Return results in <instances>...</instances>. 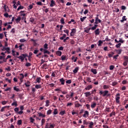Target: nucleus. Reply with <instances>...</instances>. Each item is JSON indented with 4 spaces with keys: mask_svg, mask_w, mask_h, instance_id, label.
I'll return each instance as SVG.
<instances>
[{
    "mask_svg": "<svg viewBox=\"0 0 128 128\" xmlns=\"http://www.w3.org/2000/svg\"><path fill=\"white\" fill-rule=\"evenodd\" d=\"M78 69H79V68L78 67H76L74 69V70H73V73L74 74H76L78 72Z\"/></svg>",
    "mask_w": 128,
    "mask_h": 128,
    "instance_id": "obj_10",
    "label": "nucleus"
},
{
    "mask_svg": "<svg viewBox=\"0 0 128 128\" xmlns=\"http://www.w3.org/2000/svg\"><path fill=\"white\" fill-rule=\"evenodd\" d=\"M103 42H104L102 41V40H98V46H102V44H103Z\"/></svg>",
    "mask_w": 128,
    "mask_h": 128,
    "instance_id": "obj_28",
    "label": "nucleus"
},
{
    "mask_svg": "<svg viewBox=\"0 0 128 128\" xmlns=\"http://www.w3.org/2000/svg\"><path fill=\"white\" fill-rule=\"evenodd\" d=\"M44 49L48 50V44H44Z\"/></svg>",
    "mask_w": 128,
    "mask_h": 128,
    "instance_id": "obj_59",
    "label": "nucleus"
},
{
    "mask_svg": "<svg viewBox=\"0 0 128 128\" xmlns=\"http://www.w3.org/2000/svg\"><path fill=\"white\" fill-rule=\"evenodd\" d=\"M46 105L45 106H50V104H50V101L48 100H46Z\"/></svg>",
    "mask_w": 128,
    "mask_h": 128,
    "instance_id": "obj_57",
    "label": "nucleus"
},
{
    "mask_svg": "<svg viewBox=\"0 0 128 128\" xmlns=\"http://www.w3.org/2000/svg\"><path fill=\"white\" fill-rule=\"evenodd\" d=\"M24 85H25V86L26 87H30V82L27 81L26 83L24 84Z\"/></svg>",
    "mask_w": 128,
    "mask_h": 128,
    "instance_id": "obj_20",
    "label": "nucleus"
},
{
    "mask_svg": "<svg viewBox=\"0 0 128 128\" xmlns=\"http://www.w3.org/2000/svg\"><path fill=\"white\" fill-rule=\"evenodd\" d=\"M10 108V106H4L1 108V112H3L4 110V108Z\"/></svg>",
    "mask_w": 128,
    "mask_h": 128,
    "instance_id": "obj_24",
    "label": "nucleus"
},
{
    "mask_svg": "<svg viewBox=\"0 0 128 128\" xmlns=\"http://www.w3.org/2000/svg\"><path fill=\"white\" fill-rule=\"evenodd\" d=\"M88 116H89V112H88V110H86L84 112V118H87L88 117Z\"/></svg>",
    "mask_w": 128,
    "mask_h": 128,
    "instance_id": "obj_8",
    "label": "nucleus"
},
{
    "mask_svg": "<svg viewBox=\"0 0 128 128\" xmlns=\"http://www.w3.org/2000/svg\"><path fill=\"white\" fill-rule=\"evenodd\" d=\"M126 20V16H123V17L122 18V20H120V22H124V21Z\"/></svg>",
    "mask_w": 128,
    "mask_h": 128,
    "instance_id": "obj_37",
    "label": "nucleus"
},
{
    "mask_svg": "<svg viewBox=\"0 0 128 128\" xmlns=\"http://www.w3.org/2000/svg\"><path fill=\"white\" fill-rule=\"evenodd\" d=\"M76 33V28H73L71 30V32H70V36H74V34Z\"/></svg>",
    "mask_w": 128,
    "mask_h": 128,
    "instance_id": "obj_6",
    "label": "nucleus"
},
{
    "mask_svg": "<svg viewBox=\"0 0 128 128\" xmlns=\"http://www.w3.org/2000/svg\"><path fill=\"white\" fill-rule=\"evenodd\" d=\"M90 30H91L90 28H86V30H84V32L88 34L89 33Z\"/></svg>",
    "mask_w": 128,
    "mask_h": 128,
    "instance_id": "obj_42",
    "label": "nucleus"
},
{
    "mask_svg": "<svg viewBox=\"0 0 128 128\" xmlns=\"http://www.w3.org/2000/svg\"><path fill=\"white\" fill-rule=\"evenodd\" d=\"M44 54H50V52L48 51V50H44Z\"/></svg>",
    "mask_w": 128,
    "mask_h": 128,
    "instance_id": "obj_49",
    "label": "nucleus"
},
{
    "mask_svg": "<svg viewBox=\"0 0 128 128\" xmlns=\"http://www.w3.org/2000/svg\"><path fill=\"white\" fill-rule=\"evenodd\" d=\"M66 83L68 84H71V80H68L66 81Z\"/></svg>",
    "mask_w": 128,
    "mask_h": 128,
    "instance_id": "obj_62",
    "label": "nucleus"
},
{
    "mask_svg": "<svg viewBox=\"0 0 128 128\" xmlns=\"http://www.w3.org/2000/svg\"><path fill=\"white\" fill-rule=\"evenodd\" d=\"M58 114V111L57 110V108H54V114L56 115Z\"/></svg>",
    "mask_w": 128,
    "mask_h": 128,
    "instance_id": "obj_43",
    "label": "nucleus"
},
{
    "mask_svg": "<svg viewBox=\"0 0 128 128\" xmlns=\"http://www.w3.org/2000/svg\"><path fill=\"white\" fill-rule=\"evenodd\" d=\"M66 34H64L63 36L62 37L60 38V40H62L64 38H66Z\"/></svg>",
    "mask_w": 128,
    "mask_h": 128,
    "instance_id": "obj_53",
    "label": "nucleus"
},
{
    "mask_svg": "<svg viewBox=\"0 0 128 128\" xmlns=\"http://www.w3.org/2000/svg\"><path fill=\"white\" fill-rule=\"evenodd\" d=\"M22 120H18V122H17L18 126H20L22 124Z\"/></svg>",
    "mask_w": 128,
    "mask_h": 128,
    "instance_id": "obj_36",
    "label": "nucleus"
},
{
    "mask_svg": "<svg viewBox=\"0 0 128 128\" xmlns=\"http://www.w3.org/2000/svg\"><path fill=\"white\" fill-rule=\"evenodd\" d=\"M100 22H102V20L98 19V17H96L94 24H98Z\"/></svg>",
    "mask_w": 128,
    "mask_h": 128,
    "instance_id": "obj_5",
    "label": "nucleus"
},
{
    "mask_svg": "<svg viewBox=\"0 0 128 128\" xmlns=\"http://www.w3.org/2000/svg\"><path fill=\"white\" fill-rule=\"evenodd\" d=\"M92 88V85H90V86H86V88H84V90H90V89Z\"/></svg>",
    "mask_w": 128,
    "mask_h": 128,
    "instance_id": "obj_11",
    "label": "nucleus"
},
{
    "mask_svg": "<svg viewBox=\"0 0 128 128\" xmlns=\"http://www.w3.org/2000/svg\"><path fill=\"white\" fill-rule=\"evenodd\" d=\"M85 97L87 98L90 96H91V93L90 92H84Z\"/></svg>",
    "mask_w": 128,
    "mask_h": 128,
    "instance_id": "obj_23",
    "label": "nucleus"
},
{
    "mask_svg": "<svg viewBox=\"0 0 128 128\" xmlns=\"http://www.w3.org/2000/svg\"><path fill=\"white\" fill-rule=\"evenodd\" d=\"M100 95L102 96V97H105V96H109L110 94H109V91L108 90H105V91H102L100 90Z\"/></svg>",
    "mask_w": 128,
    "mask_h": 128,
    "instance_id": "obj_1",
    "label": "nucleus"
},
{
    "mask_svg": "<svg viewBox=\"0 0 128 128\" xmlns=\"http://www.w3.org/2000/svg\"><path fill=\"white\" fill-rule=\"evenodd\" d=\"M42 88L41 84H36L35 89H40Z\"/></svg>",
    "mask_w": 128,
    "mask_h": 128,
    "instance_id": "obj_25",
    "label": "nucleus"
},
{
    "mask_svg": "<svg viewBox=\"0 0 128 128\" xmlns=\"http://www.w3.org/2000/svg\"><path fill=\"white\" fill-rule=\"evenodd\" d=\"M59 81L60 82H61V84H62V85L64 84V78H60L59 80Z\"/></svg>",
    "mask_w": 128,
    "mask_h": 128,
    "instance_id": "obj_19",
    "label": "nucleus"
},
{
    "mask_svg": "<svg viewBox=\"0 0 128 128\" xmlns=\"http://www.w3.org/2000/svg\"><path fill=\"white\" fill-rule=\"evenodd\" d=\"M32 8V4H30L29 5V6H28V10H31Z\"/></svg>",
    "mask_w": 128,
    "mask_h": 128,
    "instance_id": "obj_61",
    "label": "nucleus"
},
{
    "mask_svg": "<svg viewBox=\"0 0 128 128\" xmlns=\"http://www.w3.org/2000/svg\"><path fill=\"white\" fill-rule=\"evenodd\" d=\"M112 116H116V112H112L110 114V117H112Z\"/></svg>",
    "mask_w": 128,
    "mask_h": 128,
    "instance_id": "obj_47",
    "label": "nucleus"
},
{
    "mask_svg": "<svg viewBox=\"0 0 128 128\" xmlns=\"http://www.w3.org/2000/svg\"><path fill=\"white\" fill-rule=\"evenodd\" d=\"M12 3L13 4H14L13 5V8H14V9H16V2L13 1Z\"/></svg>",
    "mask_w": 128,
    "mask_h": 128,
    "instance_id": "obj_34",
    "label": "nucleus"
},
{
    "mask_svg": "<svg viewBox=\"0 0 128 128\" xmlns=\"http://www.w3.org/2000/svg\"><path fill=\"white\" fill-rule=\"evenodd\" d=\"M38 116L40 117L41 118H44L46 116H45V114H44L41 112H38Z\"/></svg>",
    "mask_w": 128,
    "mask_h": 128,
    "instance_id": "obj_16",
    "label": "nucleus"
},
{
    "mask_svg": "<svg viewBox=\"0 0 128 128\" xmlns=\"http://www.w3.org/2000/svg\"><path fill=\"white\" fill-rule=\"evenodd\" d=\"M64 114H66V110H64L63 111H61L60 112H59V115L61 116H63Z\"/></svg>",
    "mask_w": 128,
    "mask_h": 128,
    "instance_id": "obj_22",
    "label": "nucleus"
},
{
    "mask_svg": "<svg viewBox=\"0 0 128 128\" xmlns=\"http://www.w3.org/2000/svg\"><path fill=\"white\" fill-rule=\"evenodd\" d=\"M14 90L18 92H20V89L18 88H17L16 86H15L14 88Z\"/></svg>",
    "mask_w": 128,
    "mask_h": 128,
    "instance_id": "obj_55",
    "label": "nucleus"
},
{
    "mask_svg": "<svg viewBox=\"0 0 128 128\" xmlns=\"http://www.w3.org/2000/svg\"><path fill=\"white\" fill-rule=\"evenodd\" d=\"M89 128H93L92 126H94V122H91L89 124Z\"/></svg>",
    "mask_w": 128,
    "mask_h": 128,
    "instance_id": "obj_32",
    "label": "nucleus"
},
{
    "mask_svg": "<svg viewBox=\"0 0 128 128\" xmlns=\"http://www.w3.org/2000/svg\"><path fill=\"white\" fill-rule=\"evenodd\" d=\"M109 88V86H107V85H104L103 86V89L104 90H107Z\"/></svg>",
    "mask_w": 128,
    "mask_h": 128,
    "instance_id": "obj_39",
    "label": "nucleus"
},
{
    "mask_svg": "<svg viewBox=\"0 0 128 128\" xmlns=\"http://www.w3.org/2000/svg\"><path fill=\"white\" fill-rule=\"evenodd\" d=\"M98 24H94L93 27H92L90 28L91 29V30H94L98 28Z\"/></svg>",
    "mask_w": 128,
    "mask_h": 128,
    "instance_id": "obj_26",
    "label": "nucleus"
},
{
    "mask_svg": "<svg viewBox=\"0 0 128 128\" xmlns=\"http://www.w3.org/2000/svg\"><path fill=\"white\" fill-rule=\"evenodd\" d=\"M28 58V55L26 54H22V56H20L17 57L18 60H20V62H24V58Z\"/></svg>",
    "mask_w": 128,
    "mask_h": 128,
    "instance_id": "obj_2",
    "label": "nucleus"
},
{
    "mask_svg": "<svg viewBox=\"0 0 128 128\" xmlns=\"http://www.w3.org/2000/svg\"><path fill=\"white\" fill-rule=\"evenodd\" d=\"M56 56H60L62 55V52L59 50L56 52Z\"/></svg>",
    "mask_w": 128,
    "mask_h": 128,
    "instance_id": "obj_17",
    "label": "nucleus"
},
{
    "mask_svg": "<svg viewBox=\"0 0 128 128\" xmlns=\"http://www.w3.org/2000/svg\"><path fill=\"white\" fill-rule=\"evenodd\" d=\"M56 5V2L54 0L50 1V7H54Z\"/></svg>",
    "mask_w": 128,
    "mask_h": 128,
    "instance_id": "obj_9",
    "label": "nucleus"
},
{
    "mask_svg": "<svg viewBox=\"0 0 128 128\" xmlns=\"http://www.w3.org/2000/svg\"><path fill=\"white\" fill-rule=\"evenodd\" d=\"M80 106H82V104H79L78 103L75 104V107L78 108Z\"/></svg>",
    "mask_w": 128,
    "mask_h": 128,
    "instance_id": "obj_38",
    "label": "nucleus"
},
{
    "mask_svg": "<svg viewBox=\"0 0 128 128\" xmlns=\"http://www.w3.org/2000/svg\"><path fill=\"white\" fill-rule=\"evenodd\" d=\"M120 100V94L117 93L116 95V104H119L120 103V101L119 100Z\"/></svg>",
    "mask_w": 128,
    "mask_h": 128,
    "instance_id": "obj_3",
    "label": "nucleus"
},
{
    "mask_svg": "<svg viewBox=\"0 0 128 128\" xmlns=\"http://www.w3.org/2000/svg\"><path fill=\"white\" fill-rule=\"evenodd\" d=\"M115 50L116 52V53H117V54H121L122 51V49L116 50Z\"/></svg>",
    "mask_w": 128,
    "mask_h": 128,
    "instance_id": "obj_14",
    "label": "nucleus"
},
{
    "mask_svg": "<svg viewBox=\"0 0 128 128\" xmlns=\"http://www.w3.org/2000/svg\"><path fill=\"white\" fill-rule=\"evenodd\" d=\"M114 68V65H110V70H113Z\"/></svg>",
    "mask_w": 128,
    "mask_h": 128,
    "instance_id": "obj_51",
    "label": "nucleus"
},
{
    "mask_svg": "<svg viewBox=\"0 0 128 128\" xmlns=\"http://www.w3.org/2000/svg\"><path fill=\"white\" fill-rule=\"evenodd\" d=\"M20 76H22V79L24 77H27V76H28V74L27 73L25 74H20Z\"/></svg>",
    "mask_w": 128,
    "mask_h": 128,
    "instance_id": "obj_29",
    "label": "nucleus"
},
{
    "mask_svg": "<svg viewBox=\"0 0 128 128\" xmlns=\"http://www.w3.org/2000/svg\"><path fill=\"white\" fill-rule=\"evenodd\" d=\"M36 91V90L35 88H32V94H34Z\"/></svg>",
    "mask_w": 128,
    "mask_h": 128,
    "instance_id": "obj_63",
    "label": "nucleus"
},
{
    "mask_svg": "<svg viewBox=\"0 0 128 128\" xmlns=\"http://www.w3.org/2000/svg\"><path fill=\"white\" fill-rule=\"evenodd\" d=\"M34 22V19L32 18H30V22Z\"/></svg>",
    "mask_w": 128,
    "mask_h": 128,
    "instance_id": "obj_64",
    "label": "nucleus"
},
{
    "mask_svg": "<svg viewBox=\"0 0 128 128\" xmlns=\"http://www.w3.org/2000/svg\"><path fill=\"white\" fill-rule=\"evenodd\" d=\"M2 52H4L6 51L8 52V54H10V48H6V47H2V48L1 49Z\"/></svg>",
    "mask_w": 128,
    "mask_h": 128,
    "instance_id": "obj_4",
    "label": "nucleus"
},
{
    "mask_svg": "<svg viewBox=\"0 0 128 128\" xmlns=\"http://www.w3.org/2000/svg\"><path fill=\"white\" fill-rule=\"evenodd\" d=\"M22 9H24V6H18V8H17V10L18 11L20 10H22Z\"/></svg>",
    "mask_w": 128,
    "mask_h": 128,
    "instance_id": "obj_50",
    "label": "nucleus"
},
{
    "mask_svg": "<svg viewBox=\"0 0 128 128\" xmlns=\"http://www.w3.org/2000/svg\"><path fill=\"white\" fill-rule=\"evenodd\" d=\"M91 72L93 73L94 74H96L98 72H96V69H91Z\"/></svg>",
    "mask_w": 128,
    "mask_h": 128,
    "instance_id": "obj_15",
    "label": "nucleus"
},
{
    "mask_svg": "<svg viewBox=\"0 0 128 128\" xmlns=\"http://www.w3.org/2000/svg\"><path fill=\"white\" fill-rule=\"evenodd\" d=\"M86 16H84V17H82V18H80V22H84V20H86Z\"/></svg>",
    "mask_w": 128,
    "mask_h": 128,
    "instance_id": "obj_45",
    "label": "nucleus"
},
{
    "mask_svg": "<svg viewBox=\"0 0 128 128\" xmlns=\"http://www.w3.org/2000/svg\"><path fill=\"white\" fill-rule=\"evenodd\" d=\"M66 56L63 55L61 56V60H62V61L66 60Z\"/></svg>",
    "mask_w": 128,
    "mask_h": 128,
    "instance_id": "obj_46",
    "label": "nucleus"
},
{
    "mask_svg": "<svg viewBox=\"0 0 128 128\" xmlns=\"http://www.w3.org/2000/svg\"><path fill=\"white\" fill-rule=\"evenodd\" d=\"M120 46H121V43H119L116 45V48H120Z\"/></svg>",
    "mask_w": 128,
    "mask_h": 128,
    "instance_id": "obj_58",
    "label": "nucleus"
},
{
    "mask_svg": "<svg viewBox=\"0 0 128 128\" xmlns=\"http://www.w3.org/2000/svg\"><path fill=\"white\" fill-rule=\"evenodd\" d=\"M94 35L96 36L100 35V29L98 28L94 32Z\"/></svg>",
    "mask_w": 128,
    "mask_h": 128,
    "instance_id": "obj_7",
    "label": "nucleus"
},
{
    "mask_svg": "<svg viewBox=\"0 0 128 128\" xmlns=\"http://www.w3.org/2000/svg\"><path fill=\"white\" fill-rule=\"evenodd\" d=\"M114 54V52H112V54H108V56H109V58H112Z\"/></svg>",
    "mask_w": 128,
    "mask_h": 128,
    "instance_id": "obj_56",
    "label": "nucleus"
},
{
    "mask_svg": "<svg viewBox=\"0 0 128 128\" xmlns=\"http://www.w3.org/2000/svg\"><path fill=\"white\" fill-rule=\"evenodd\" d=\"M46 120L44 118H43L41 120V126H43L44 124H45Z\"/></svg>",
    "mask_w": 128,
    "mask_h": 128,
    "instance_id": "obj_35",
    "label": "nucleus"
},
{
    "mask_svg": "<svg viewBox=\"0 0 128 128\" xmlns=\"http://www.w3.org/2000/svg\"><path fill=\"white\" fill-rule=\"evenodd\" d=\"M52 114V110H48L47 112V115H50Z\"/></svg>",
    "mask_w": 128,
    "mask_h": 128,
    "instance_id": "obj_60",
    "label": "nucleus"
},
{
    "mask_svg": "<svg viewBox=\"0 0 128 128\" xmlns=\"http://www.w3.org/2000/svg\"><path fill=\"white\" fill-rule=\"evenodd\" d=\"M20 17L18 16L17 18H16V20H15V21H16V23L18 24L20 21Z\"/></svg>",
    "mask_w": 128,
    "mask_h": 128,
    "instance_id": "obj_27",
    "label": "nucleus"
},
{
    "mask_svg": "<svg viewBox=\"0 0 128 128\" xmlns=\"http://www.w3.org/2000/svg\"><path fill=\"white\" fill-rule=\"evenodd\" d=\"M24 46V44H20V46H18V48L20 50H22V46Z\"/></svg>",
    "mask_w": 128,
    "mask_h": 128,
    "instance_id": "obj_41",
    "label": "nucleus"
},
{
    "mask_svg": "<svg viewBox=\"0 0 128 128\" xmlns=\"http://www.w3.org/2000/svg\"><path fill=\"white\" fill-rule=\"evenodd\" d=\"M4 12H10V8H6V6L4 5Z\"/></svg>",
    "mask_w": 128,
    "mask_h": 128,
    "instance_id": "obj_13",
    "label": "nucleus"
},
{
    "mask_svg": "<svg viewBox=\"0 0 128 128\" xmlns=\"http://www.w3.org/2000/svg\"><path fill=\"white\" fill-rule=\"evenodd\" d=\"M96 106V104L94 102H92V104H91V108H94Z\"/></svg>",
    "mask_w": 128,
    "mask_h": 128,
    "instance_id": "obj_21",
    "label": "nucleus"
},
{
    "mask_svg": "<svg viewBox=\"0 0 128 128\" xmlns=\"http://www.w3.org/2000/svg\"><path fill=\"white\" fill-rule=\"evenodd\" d=\"M56 125L54 124H52L50 125L49 127L48 128H54V126Z\"/></svg>",
    "mask_w": 128,
    "mask_h": 128,
    "instance_id": "obj_54",
    "label": "nucleus"
},
{
    "mask_svg": "<svg viewBox=\"0 0 128 128\" xmlns=\"http://www.w3.org/2000/svg\"><path fill=\"white\" fill-rule=\"evenodd\" d=\"M38 40L34 39H31V42H34V46H36L38 44L36 42Z\"/></svg>",
    "mask_w": 128,
    "mask_h": 128,
    "instance_id": "obj_18",
    "label": "nucleus"
},
{
    "mask_svg": "<svg viewBox=\"0 0 128 128\" xmlns=\"http://www.w3.org/2000/svg\"><path fill=\"white\" fill-rule=\"evenodd\" d=\"M60 22H61V24H64V18H61V20H60Z\"/></svg>",
    "mask_w": 128,
    "mask_h": 128,
    "instance_id": "obj_48",
    "label": "nucleus"
},
{
    "mask_svg": "<svg viewBox=\"0 0 128 128\" xmlns=\"http://www.w3.org/2000/svg\"><path fill=\"white\" fill-rule=\"evenodd\" d=\"M36 82H35L36 84V83H40V81H41V78L40 77H38V78H36Z\"/></svg>",
    "mask_w": 128,
    "mask_h": 128,
    "instance_id": "obj_12",
    "label": "nucleus"
},
{
    "mask_svg": "<svg viewBox=\"0 0 128 128\" xmlns=\"http://www.w3.org/2000/svg\"><path fill=\"white\" fill-rule=\"evenodd\" d=\"M86 80H87V82H92L91 81V78H88L87 77L86 78Z\"/></svg>",
    "mask_w": 128,
    "mask_h": 128,
    "instance_id": "obj_52",
    "label": "nucleus"
},
{
    "mask_svg": "<svg viewBox=\"0 0 128 128\" xmlns=\"http://www.w3.org/2000/svg\"><path fill=\"white\" fill-rule=\"evenodd\" d=\"M12 106H18V104H16V101H14V102H13V103H12L11 104Z\"/></svg>",
    "mask_w": 128,
    "mask_h": 128,
    "instance_id": "obj_30",
    "label": "nucleus"
},
{
    "mask_svg": "<svg viewBox=\"0 0 128 128\" xmlns=\"http://www.w3.org/2000/svg\"><path fill=\"white\" fill-rule=\"evenodd\" d=\"M124 62H128V56H124Z\"/></svg>",
    "mask_w": 128,
    "mask_h": 128,
    "instance_id": "obj_33",
    "label": "nucleus"
},
{
    "mask_svg": "<svg viewBox=\"0 0 128 128\" xmlns=\"http://www.w3.org/2000/svg\"><path fill=\"white\" fill-rule=\"evenodd\" d=\"M90 124V122H86V120H84V125L87 126Z\"/></svg>",
    "mask_w": 128,
    "mask_h": 128,
    "instance_id": "obj_44",
    "label": "nucleus"
},
{
    "mask_svg": "<svg viewBox=\"0 0 128 128\" xmlns=\"http://www.w3.org/2000/svg\"><path fill=\"white\" fill-rule=\"evenodd\" d=\"M78 59V58L77 57H76V58H75V57H74V56L72 57V60H73L74 62H77Z\"/></svg>",
    "mask_w": 128,
    "mask_h": 128,
    "instance_id": "obj_40",
    "label": "nucleus"
},
{
    "mask_svg": "<svg viewBox=\"0 0 128 128\" xmlns=\"http://www.w3.org/2000/svg\"><path fill=\"white\" fill-rule=\"evenodd\" d=\"M71 22H74V24H76V22H75V20L73 19H71L70 22H68V24H71Z\"/></svg>",
    "mask_w": 128,
    "mask_h": 128,
    "instance_id": "obj_31",
    "label": "nucleus"
}]
</instances>
